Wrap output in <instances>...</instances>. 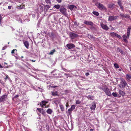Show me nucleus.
<instances>
[{"label": "nucleus", "mask_w": 131, "mask_h": 131, "mask_svg": "<svg viewBox=\"0 0 131 131\" xmlns=\"http://www.w3.org/2000/svg\"><path fill=\"white\" fill-rule=\"evenodd\" d=\"M120 80L121 81L119 86L120 88L123 89L125 88L126 86L127 85V84L124 79L121 78Z\"/></svg>", "instance_id": "f257e3e1"}, {"label": "nucleus", "mask_w": 131, "mask_h": 131, "mask_svg": "<svg viewBox=\"0 0 131 131\" xmlns=\"http://www.w3.org/2000/svg\"><path fill=\"white\" fill-rule=\"evenodd\" d=\"M95 5L100 10H107L106 7L100 3L97 2L95 4Z\"/></svg>", "instance_id": "f03ea898"}, {"label": "nucleus", "mask_w": 131, "mask_h": 131, "mask_svg": "<svg viewBox=\"0 0 131 131\" xmlns=\"http://www.w3.org/2000/svg\"><path fill=\"white\" fill-rule=\"evenodd\" d=\"M69 36L71 39H74L79 37V35L75 33L72 32H70Z\"/></svg>", "instance_id": "7ed1b4c3"}, {"label": "nucleus", "mask_w": 131, "mask_h": 131, "mask_svg": "<svg viewBox=\"0 0 131 131\" xmlns=\"http://www.w3.org/2000/svg\"><path fill=\"white\" fill-rule=\"evenodd\" d=\"M100 26L103 29L106 31L107 30L109 29L107 26L104 24L103 23H100Z\"/></svg>", "instance_id": "20e7f679"}, {"label": "nucleus", "mask_w": 131, "mask_h": 131, "mask_svg": "<svg viewBox=\"0 0 131 131\" xmlns=\"http://www.w3.org/2000/svg\"><path fill=\"white\" fill-rule=\"evenodd\" d=\"M60 12L63 14L66 15V9L63 7H61L60 9Z\"/></svg>", "instance_id": "39448f33"}, {"label": "nucleus", "mask_w": 131, "mask_h": 131, "mask_svg": "<svg viewBox=\"0 0 131 131\" xmlns=\"http://www.w3.org/2000/svg\"><path fill=\"white\" fill-rule=\"evenodd\" d=\"M7 95H4L1 96H0V102H3L5 100V99L7 98Z\"/></svg>", "instance_id": "423d86ee"}, {"label": "nucleus", "mask_w": 131, "mask_h": 131, "mask_svg": "<svg viewBox=\"0 0 131 131\" xmlns=\"http://www.w3.org/2000/svg\"><path fill=\"white\" fill-rule=\"evenodd\" d=\"M104 91L105 92V93L106 95H107L108 96H111V93L110 92L109 90V89L107 88H106L104 89Z\"/></svg>", "instance_id": "0eeeda50"}, {"label": "nucleus", "mask_w": 131, "mask_h": 131, "mask_svg": "<svg viewBox=\"0 0 131 131\" xmlns=\"http://www.w3.org/2000/svg\"><path fill=\"white\" fill-rule=\"evenodd\" d=\"M119 16L122 18H129L130 16L127 14H125L123 13H121L119 14Z\"/></svg>", "instance_id": "6e6552de"}, {"label": "nucleus", "mask_w": 131, "mask_h": 131, "mask_svg": "<svg viewBox=\"0 0 131 131\" xmlns=\"http://www.w3.org/2000/svg\"><path fill=\"white\" fill-rule=\"evenodd\" d=\"M118 17L117 16H109L108 20V21H112L114 20L117 19Z\"/></svg>", "instance_id": "1a4fd4ad"}, {"label": "nucleus", "mask_w": 131, "mask_h": 131, "mask_svg": "<svg viewBox=\"0 0 131 131\" xmlns=\"http://www.w3.org/2000/svg\"><path fill=\"white\" fill-rule=\"evenodd\" d=\"M66 46L69 49H71L72 48H75V45L72 43H69Z\"/></svg>", "instance_id": "9d476101"}, {"label": "nucleus", "mask_w": 131, "mask_h": 131, "mask_svg": "<svg viewBox=\"0 0 131 131\" xmlns=\"http://www.w3.org/2000/svg\"><path fill=\"white\" fill-rule=\"evenodd\" d=\"M83 23L86 25H89L91 26H93L94 25L93 23L91 21H88L85 20L84 22Z\"/></svg>", "instance_id": "9b49d317"}, {"label": "nucleus", "mask_w": 131, "mask_h": 131, "mask_svg": "<svg viewBox=\"0 0 131 131\" xmlns=\"http://www.w3.org/2000/svg\"><path fill=\"white\" fill-rule=\"evenodd\" d=\"M73 110V108H71V107L68 110V111L66 112V113L67 114V116H69V115H71L72 111Z\"/></svg>", "instance_id": "f8f14e48"}, {"label": "nucleus", "mask_w": 131, "mask_h": 131, "mask_svg": "<svg viewBox=\"0 0 131 131\" xmlns=\"http://www.w3.org/2000/svg\"><path fill=\"white\" fill-rule=\"evenodd\" d=\"M47 103V102L46 101H43L40 103V105L42 107L45 106V107H47L46 105V104Z\"/></svg>", "instance_id": "ddd939ff"}, {"label": "nucleus", "mask_w": 131, "mask_h": 131, "mask_svg": "<svg viewBox=\"0 0 131 131\" xmlns=\"http://www.w3.org/2000/svg\"><path fill=\"white\" fill-rule=\"evenodd\" d=\"M131 29V26H129L128 27L127 31V35L128 38H129V36L130 33V30Z\"/></svg>", "instance_id": "4468645a"}, {"label": "nucleus", "mask_w": 131, "mask_h": 131, "mask_svg": "<svg viewBox=\"0 0 131 131\" xmlns=\"http://www.w3.org/2000/svg\"><path fill=\"white\" fill-rule=\"evenodd\" d=\"M53 101L57 105L58 104L60 103V100L59 99H53Z\"/></svg>", "instance_id": "2eb2a0df"}, {"label": "nucleus", "mask_w": 131, "mask_h": 131, "mask_svg": "<svg viewBox=\"0 0 131 131\" xmlns=\"http://www.w3.org/2000/svg\"><path fill=\"white\" fill-rule=\"evenodd\" d=\"M96 107V105L95 103H93L91 106L90 107V108L91 110H94Z\"/></svg>", "instance_id": "dca6fc26"}, {"label": "nucleus", "mask_w": 131, "mask_h": 131, "mask_svg": "<svg viewBox=\"0 0 131 131\" xmlns=\"http://www.w3.org/2000/svg\"><path fill=\"white\" fill-rule=\"evenodd\" d=\"M24 43L26 48L27 49H28L29 45L28 42L27 41H25L24 42Z\"/></svg>", "instance_id": "f3484780"}, {"label": "nucleus", "mask_w": 131, "mask_h": 131, "mask_svg": "<svg viewBox=\"0 0 131 131\" xmlns=\"http://www.w3.org/2000/svg\"><path fill=\"white\" fill-rule=\"evenodd\" d=\"M51 94L53 96H59L58 93L57 91L52 92H51Z\"/></svg>", "instance_id": "a211bd4d"}, {"label": "nucleus", "mask_w": 131, "mask_h": 131, "mask_svg": "<svg viewBox=\"0 0 131 131\" xmlns=\"http://www.w3.org/2000/svg\"><path fill=\"white\" fill-rule=\"evenodd\" d=\"M123 39L124 40L125 42H126L127 41V40L126 39L127 38H129L126 35H123Z\"/></svg>", "instance_id": "6ab92c4d"}, {"label": "nucleus", "mask_w": 131, "mask_h": 131, "mask_svg": "<svg viewBox=\"0 0 131 131\" xmlns=\"http://www.w3.org/2000/svg\"><path fill=\"white\" fill-rule=\"evenodd\" d=\"M117 34L114 32H110V35L111 36L114 37L116 36V35Z\"/></svg>", "instance_id": "aec40b11"}, {"label": "nucleus", "mask_w": 131, "mask_h": 131, "mask_svg": "<svg viewBox=\"0 0 131 131\" xmlns=\"http://www.w3.org/2000/svg\"><path fill=\"white\" fill-rule=\"evenodd\" d=\"M46 112L48 114H51L52 112V111L51 109L49 108L47 110Z\"/></svg>", "instance_id": "412c9836"}, {"label": "nucleus", "mask_w": 131, "mask_h": 131, "mask_svg": "<svg viewBox=\"0 0 131 131\" xmlns=\"http://www.w3.org/2000/svg\"><path fill=\"white\" fill-rule=\"evenodd\" d=\"M119 93L120 95H121L122 96H124L125 94V93L123 91L119 90Z\"/></svg>", "instance_id": "4be33fe9"}, {"label": "nucleus", "mask_w": 131, "mask_h": 131, "mask_svg": "<svg viewBox=\"0 0 131 131\" xmlns=\"http://www.w3.org/2000/svg\"><path fill=\"white\" fill-rule=\"evenodd\" d=\"M56 52V50L55 49L53 50H51V51L48 53V54L49 55H52L54 53Z\"/></svg>", "instance_id": "5701e85b"}, {"label": "nucleus", "mask_w": 131, "mask_h": 131, "mask_svg": "<svg viewBox=\"0 0 131 131\" xmlns=\"http://www.w3.org/2000/svg\"><path fill=\"white\" fill-rule=\"evenodd\" d=\"M60 108L62 111H63L64 110V107L62 104H60L59 105Z\"/></svg>", "instance_id": "b1692460"}, {"label": "nucleus", "mask_w": 131, "mask_h": 131, "mask_svg": "<svg viewBox=\"0 0 131 131\" xmlns=\"http://www.w3.org/2000/svg\"><path fill=\"white\" fill-rule=\"evenodd\" d=\"M44 6L45 8L46 9V10H47L51 6L49 5H44Z\"/></svg>", "instance_id": "393cba45"}, {"label": "nucleus", "mask_w": 131, "mask_h": 131, "mask_svg": "<svg viewBox=\"0 0 131 131\" xmlns=\"http://www.w3.org/2000/svg\"><path fill=\"white\" fill-rule=\"evenodd\" d=\"M87 97L88 99L90 100H93L94 99V96H93L88 95Z\"/></svg>", "instance_id": "a878e982"}, {"label": "nucleus", "mask_w": 131, "mask_h": 131, "mask_svg": "<svg viewBox=\"0 0 131 131\" xmlns=\"http://www.w3.org/2000/svg\"><path fill=\"white\" fill-rule=\"evenodd\" d=\"M92 13L94 15H95L96 16H98L99 15V13L97 12H96V11H93L92 12Z\"/></svg>", "instance_id": "bb28decb"}, {"label": "nucleus", "mask_w": 131, "mask_h": 131, "mask_svg": "<svg viewBox=\"0 0 131 131\" xmlns=\"http://www.w3.org/2000/svg\"><path fill=\"white\" fill-rule=\"evenodd\" d=\"M117 51L120 52L122 53H123V51L120 48H119V47H117Z\"/></svg>", "instance_id": "cd10ccee"}, {"label": "nucleus", "mask_w": 131, "mask_h": 131, "mask_svg": "<svg viewBox=\"0 0 131 131\" xmlns=\"http://www.w3.org/2000/svg\"><path fill=\"white\" fill-rule=\"evenodd\" d=\"M60 5H55L54 7L57 9H59L60 7Z\"/></svg>", "instance_id": "c85d7f7f"}, {"label": "nucleus", "mask_w": 131, "mask_h": 131, "mask_svg": "<svg viewBox=\"0 0 131 131\" xmlns=\"http://www.w3.org/2000/svg\"><path fill=\"white\" fill-rule=\"evenodd\" d=\"M75 6L73 5H71L69 7V8L70 10L72 9Z\"/></svg>", "instance_id": "c756f323"}, {"label": "nucleus", "mask_w": 131, "mask_h": 131, "mask_svg": "<svg viewBox=\"0 0 131 131\" xmlns=\"http://www.w3.org/2000/svg\"><path fill=\"white\" fill-rule=\"evenodd\" d=\"M41 113L43 114L44 116H46V113L45 112V111L43 110V109H42V111Z\"/></svg>", "instance_id": "7c9ffc66"}, {"label": "nucleus", "mask_w": 131, "mask_h": 131, "mask_svg": "<svg viewBox=\"0 0 131 131\" xmlns=\"http://www.w3.org/2000/svg\"><path fill=\"white\" fill-rule=\"evenodd\" d=\"M126 77L128 79H131V75L128 74L126 75Z\"/></svg>", "instance_id": "2f4dec72"}, {"label": "nucleus", "mask_w": 131, "mask_h": 131, "mask_svg": "<svg viewBox=\"0 0 131 131\" xmlns=\"http://www.w3.org/2000/svg\"><path fill=\"white\" fill-rule=\"evenodd\" d=\"M47 4H49L50 5L51 4V2L50 1L51 0H45Z\"/></svg>", "instance_id": "473e14b6"}, {"label": "nucleus", "mask_w": 131, "mask_h": 131, "mask_svg": "<svg viewBox=\"0 0 131 131\" xmlns=\"http://www.w3.org/2000/svg\"><path fill=\"white\" fill-rule=\"evenodd\" d=\"M112 95L114 97H117V94L116 92H113L112 93Z\"/></svg>", "instance_id": "72a5a7b5"}, {"label": "nucleus", "mask_w": 131, "mask_h": 131, "mask_svg": "<svg viewBox=\"0 0 131 131\" xmlns=\"http://www.w3.org/2000/svg\"><path fill=\"white\" fill-rule=\"evenodd\" d=\"M114 65L116 68H118L119 67L118 65L116 63H115L114 64Z\"/></svg>", "instance_id": "f704fd0d"}, {"label": "nucleus", "mask_w": 131, "mask_h": 131, "mask_svg": "<svg viewBox=\"0 0 131 131\" xmlns=\"http://www.w3.org/2000/svg\"><path fill=\"white\" fill-rule=\"evenodd\" d=\"M81 103V102L78 100H77L76 102L75 103L77 104H79Z\"/></svg>", "instance_id": "c9c22d12"}, {"label": "nucleus", "mask_w": 131, "mask_h": 131, "mask_svg": "<svg viewBox=\"0 0 131 131\" xmlns=\"http://www.w3.org/2000/svg\"><path fill=\"white\" fill-rule=\"evenodd\" d=\"M116 36L117 38H118L119 39H121L122 38V37L119 35H118L117 34L116 35Z\"/></svg>", "instance_id": "e433bc0d"}, {"label": "nucleus", "mask_w": 131, "mask_h": 131, "mask_svg": "<svg viewBox=\"0 0 131 131\" xmlns=\"http://www.w3.org/2000/svg\"><path fill=\"white\" fill-rule=\"evenodd\" d=\"M117 3L118 5H120L121 4H122L121 0H118V2H117Z\"/></svg>", "instance_id": "4c0bfd02"}, {"label": "nucleus", "mask_w": 131, "mask_h": 131, "mask_svg": "<svg viewBox=\"0 0 131 131\" xmlns=\"http://www.w3.org/2000/svg\"><path fill=\"white\" fill-rule=\"evenodd\" d=\"M40 9L41 10L42 12H43V7L42 6H40Z\"/></svg>", "instance_id": "58836bf2"}, {"label": "nucleus", "mask_w": 131, "mask_h": 131, "mask_svg": "<svg viewBox=\"0 0 131 131\" xmlns=\"http://www.w3.org/2000/svg\"><path fill=\"white\" fill-rule=\"evenodd\" d=\"M37 109L40 113H41L42 111V109H41V108H37Z\"/></svg>", "instance_id": "ea45409f"}, {"label": "nucleus", "mask_w": 131, "mask_h": 131, "mask_svg": "<svg viewBox=\"0 0 131 131\" xmlns=\"http://www.w3.org/2000/svg\"><path fill=\"white\" fill-rule=\"evenodd\" d=\"M126 86L125 88H126V90H128L129 91L130 90V87L127 85L126 86Z\"/></svg>", "instance_id": "a19ab883"}, {"label": "nucleus", "mask_w": 131, "mask_h": 131, "mask_svg": "<svg viewBox=\"0 0 131 131\" xmlns=\"http://www.w3.org/2000/svg\"><path fill=\"white\" fill-rule=\"evenodd\" d=\"M75 105H72L71 107V108H72L73 110H74L75 109Z\"/></svg>", "instance_id": "79ce46f5"}, {"label": "nucleus", "mask_w": 131, "mask_h": 131, "mask_svg": "<svg viewBox=\"0 0 131 131\" xmlns=\"http://www.w3.org/2000/svg\"><path fill=\"white\" fill-rule=\"evenodd\" d=\"M114 5V4H110L109 6V7L110 8H111L113 7Z\"/></svg>", "instance_id": "37998d69"}, {"label": "nucleus", "mask_w": 131, "mask_h": 131, "mask_svg": "<svg viewBox=\"0 0 131 131\" xmlns=\"http://www.w3.org/2000/svg\"><path fill=\"white\" fill-rule=\"evenodd\" d=\"M17 7L19 9H21L23 8V7L20 6H18Z\"/></svg>", "instance_id": "c03bdc74"}, {"label": "nucleus", "mask_w": 131, "mask_h": 131, "mask_svg": "<svg viewBox=\"0 0 131 131\" xmlns=\"http://www.w3.org/2000/svg\"><path fill=\"white\" fill-rule=\"evenodd\" d=\"M62 69L63 70H64V71L65 72H68V71L66 69L64 68H62Z\"/></svg>", "instance_id": "a18cd8bd"}, {"label": "nucleus", "mask_w": 131, "mask_h": 131, "mask_svg": "<svg viewBox=\"0 0 131 131\" xmlns=\"http://www.w3.org/2000/svg\"><path fill=\"white\" fill-rule=\"evenodd\" d=\"M12 6H8V9H11L12 7Z\"/></svg>", "instance_id": "49530a36"}, {"label": "nucleus", "mask_w": 131, "mask_h": 131, "mask_svg": "<svg viewBox=\"0 0 131 131\" xmlns=\"http://www.w3.org/2000/svg\"><path fill=\"white\" fill-rule=\"evenodd\" d=\"M16 50L17 51V50L16 49H14L13 50H12L11 53H14V51Z\"/></svg>", "instance_id": "de8ad7c7"}, {"label": "nucleus", "mask_w": 131, "mask_h": 131, "mask_svg": "<svg viewBox=\"0 0 131 131\" xmlns=\"http://www.w3.org/2000/svg\"><path fill=\"white\" fill-rule=\"evenodd\" d=\"M54 35V34L53 32H51V35L52 37H53Z\"/></svg>", "instance_id": "09e8293b"}, {"label": "nucleus", "mask_w": 131, "mask_h": 131, "mask_svg": "<svg viewBox=\"0 0 131 131\" xmlns=\"http://www.w3.org/2000/svg\"><path fill=\"white\" fill-rule=\"evenodd\" d=\"M85 74L86 76H88L89 75V73L88 72H86L85 73Z\"/></svg>", "instance_id": "8fccbe9b"}, {"label": "nucleus", "mask_w": 131, "mask_h": 131, "mask_svg": "<svg viewBox=\"0 0 131 131\" xmlns=\"http://www.w3.org/2000/svg\"><path fill=\"white\" fill-rule=\"evenodd\" d=\"M66 106L67 107H67H68L69 106V105L68 104V102H67L66 103Z\"/></svg>", "instance_id": "3c124183"}, {"label": "nucleus", "mask_w": 131, "mask_h": 131, "mask_svg": "<svg viewBox=\"0 0 131 131\" xmlns=\"http://www.w3.org/2000/svg\"><path fill=\"white\" fill-rule=\"evenodd\" d=\"M120 9H121L123 11H124V9L123 8V6L120 7Z\"/></svg>", "instance_id": "603ef678"}, {"label": "nucleus", "mask_w": 131, "mask_h": 131, "mask_svg": "<svg viewBox=\"0 0 131 131\" xmlns=\"http://www.w3.org/2000/svg\"><path fill=\"white\" fill-rule=\"evenodd\" d=\"M74 24L75 25H77V21H75L74 23Z\"/></svg>", "instance_id": "864d4df0"}, {"label": "nucleus", "mask_w": 131, "mask_h": 131, "mask_svg": "<svg viewBox=\"0 0 131 131\" xmlns=\"http://www.w3.org/2000/svg\"><path fill=\"white\" fill-rule=\"evenodd\" d=\"M2 20V17L1 15L0 14V23L1 22V20Z\"/></svg>", "instance_id": "5fc2aeb1"}, {"label": "nucleus", "mask_w": 131, "mask_h": 131, "mask_svg": "<svg viewBox=\"0 0 131 131\" xmlns=\"http://www.w3.org/2000/svg\"><path fill=\"white\" fill-rule=\"evenodd\" d=\"M57 1L59 3H60L61 2V0H57Z\"/></svg>", "instance_id": "6e6d98bb"}, {"label": "nucleus", "mask_w": 131, "mask_h": 131, "mask_svg": "<svg viewBox=\"0 0 131 131\" xmlns=\"http://www.w3.org/2000/svg\"><path fill=\"white\" fill-rule=\"evenodd\" d=\"M19 96L18 95H15L14 96V98H17V97H18Z\"/></svg>", "instance_id": "4d7b16f0"}, {"label": "nucleus", "mask_w": 131, "mask_h": 131, "mask_svg": "<svg viewBox=\"0 0 131 131\" xmlns=\"http://www.w3.org/2000/svg\"><path fill=\"white\" fill-rule=\"evenodd\" d=\"M30 61H32L33 62H35V61H36V60H31V59H30Z\"/></svg>", "instance_id": "13d9d810"}, {"label": "nucleus", "mask_w": 131, "mask_h": 131, "mask_svg": "<svg viewBox=\"0 0 131 131\" xmlns=\"http://www.w3.org/2000/svg\"><path fill=\"white\" fill-rule=\"evenodd\" d=\"M89 37L91 38H92L93 37V36H91V35H90V36H89Z\"/></svg>", "instance_id": "bf43d9fd"}, {"label": "nucleus", "mask_w": 131, "mask_h": 131, "mask_svg": "<svg viewBox=\"0 0 131 131\" xmlns=\"http://www.w3.org/2000/svg\"><path fill=\"white\" fill-rule=\"evenodd\" d=\"M3 68V67H2L1 65V64H0V68Z\"/></svg>", "instance_id": "052dcab7"}, {"label": "nucleus", "mask_w": 131, "mask_h": 131, "mask_svg": "<svg viewBox=\"0 0 131 131\" xmlns=\"http://www.w3.org/2000/svg\"><path fill=\"white\" fill-rule=\"evenodd\" d=\"M2 89L0 88V95L1 94V92Z\"/></svg>", "instance_id": "680f3d73"}, {"label": "nucleus", "mask_w": 131, "mask_h": 131, "mask_svg": "<svg viewBox=\"0 0 131 131\" xmlns=\"http://www.w3.org/2000/svg\"><path fill=\"white\" fill-rule=\"evenodd\" d=\"M119 6L120 7L122 6H123L122 5V4H121L119 5Z\"/></svg>", "instance_id": "e2e57ef3"}, {"label": "nucleus", "mask_w": 131, "mask_h": 131, "mask_svg": "<svg viewBox=\"0 0 131 131\" xmlns=\"http://www.w3.org/2000/svg\"><path fill=\"white\" fill-rule=\"evenodd\" d=\"M8 78V75H7L6 76V78H5V79H7Z\"/></svg>", "instance_id": "0e129e2a"}, {"label": "nucleus", "mask_w": 131, "mask_h": 131, "mask_svg": "<svg viewBox=\"0 0 131 131\" xmlns=\"http://www.w3.org/2000/svg\"><path fill=\"white\" fill-rule=\"evenodd\" d=\"M57 87V86H53V88H55L56 87Z\"/></svg>", "instance_id": "69168bd1"}, {"label": "nucleus", "mask_w": 131, "mask_h": 131, "mask_svg": "<svg viewBox=\"0 0 131 131\" xmlns=\"http://www.w3.org/2000/svg\"><path fill=\"white\" fill-rule=\"evenodd\" d=\"M119 70L120 71H122V69H119Z\"/></svg>", "instance_id": "338daca9"}, {"label": "nucleus", "mask_w": 131, "mask_h": 131, "mask_svg": "<svg viewBox=\"0 0 131 131\" xmlns=\"http://www.w3.org/2000/svg\"><path fill=\"white\" fill-rule=\"evenodd\" d=\"M64 75L67 76V74H66V73H65L64 74Z\"/></svg>", "instance_id": "774afa93"}]
</instances>
